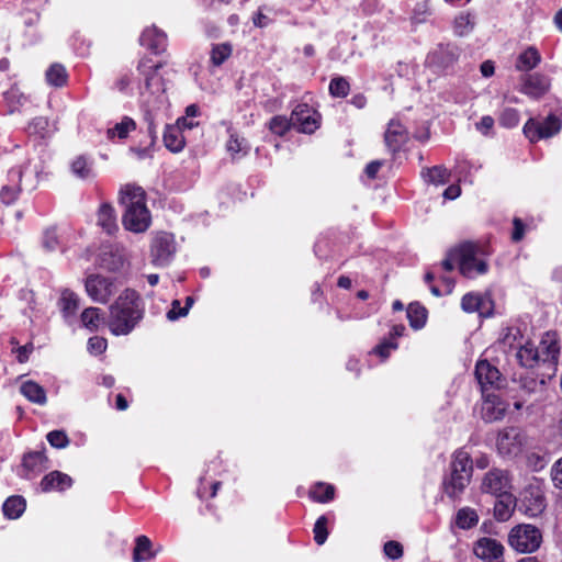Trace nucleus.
Segmentation results:
<instances>
[{"instance_id": "nucleus-49", "label": "nucleus", "mask_w": 562, "mask_h": 562, "mask_svg": "<svg viewBox=\"0 0 562 562\" xmlns=\"http://www.w3.org/2000/svg\"><path fill=\"white\" fill-rule=\"evenodd\" d=\"M519 123V113L516 109L506 108L499 115V124L506 128L517 126Z\"/></svg>"}, {"instance_id": "nucleus-12", "label": "nucleus", "mask_w": 562, "mask_h": 562, "mask_svg": "<svg viewBox=\"0 0 562 562\" xmlns=\"http://www.w3.org/2000/svg\"><path fill=\"white\" fill-rule=\"evenodd\" d=\"M524 435L516 427H508L499 431L496 447L503 456H516L522 447Z\"/></svg>"}, {"instance_id": "nucleus-2", "label": "nucleus", "mask_w": 562, "mask_h": 562, "mask_svg": "<svg viewBox=\"0 0 562 562\" xmlns=\"http://www.w3.org/2000/svg\"><path fill=\"white\" fill-rule=\"evenodd\" d=\"M108 327L115 336L128 335L144 316L143 301L132 289H125L109 307Z\"/></svg>"}, {"instance_id": "nucleus-50", "label": "nucleus", "mask_w": 562, "mask_h": 562, "mask_svg": "<svg viewBox=\"0 0 562 562\" xmlns=\"http://www.w3.org/2000/svg\"><path fill=\"white\" fill-rule=\"evenodd\" d=\"M59 236L55 228H47L42 238V246L46 251H54L59 247Z\"/></svg>"}, {"instance_id": "nucleus-10", "label": "nucleus", "mask_w": 562, "mask_h": 562, "mask_svg": "<svg viewBox=\"0 0 562 562\" xmlns=\"http://www.w3.org/2000/svg\"><path fill=\"white\" fill-rule=\"evenodd\" d=\"M481 490L483 493L502 496L509 493L510 479L507 471L492 469L482 479Z\"/></svg>"}, {"instance_id": "nucleus-46", "label": "nucleus", "mask_w": 562, "mask_h": 562, "mask_svg": "<svg viewBox=\"0 0 562 562\" xmlns=\"http://www.w3.org/2000/svg\"><path fill=\"white\" fill-rule=\"evenodd\" d=\"M232 54V46L227 43L214 45L211 52V60L214 66H221Z\"/></svg>"}, {"instance_id": "nucleus-39", "label": "nucleus", "mask_w": 562, "mask_h": 562, "mask_svg": "<svg viewBox=\"0 0 562 562\" xmlns=\"http://www.w3.org/2000/svg\"><path fill=\"white\" fill-rule=\"evenodd\" d=\"M423 177L430 183L439 186L450 180V171L443 166H435L423 172Z\"/></svg>"}, {"instance_id": "nucleus-47", "label": "nucleus", "mask_w": 562, "mask_h": 562, "mask_svg": "<svg viewBox=\"0 0 562 562\" xmlns=\"http://www.w3.org/2000/svg\"><path fill=\"white\" fill-rule=\"evenodd\" d=\"M434 57H438L442 65H448L457 59L458 48L450 44L439 45L438 49L434 53Z\"/></svg>"}, {"instance_id": "nucleus-45", "label": "nucleus", "mask_w": 562, "mask_h": 562, "mask_svg": "<svg viewBox=\"0 0 562 562\" xmlns=\"http://www.w3.org/2000/svg\"><path fill=\"white\" fill-rule=\"evenodd\" d=\"M291 126H293L291 117L288 119L282 115L273 116L268 124L269 130L278 136H283Z\"/></svg>"}, {"instance_id": "nucleus-57", "label": "nucleus", "mask_w": 562, "mask_h": 562, "mask_svg": "<svg viewBox=\"0 0 562 562\" xmlns=\"http://www.w3.org/2000/svg\"><path fill=\"white\" fill-rule=\"evenodd\" d=\"M526 232V225L522 223V221L518 217H515L513 220V232H512V240L515 243L520 241Z\"/></svg>"}, {"instance_id": "nucleus-58", "label": "nucleus", "mask_w": 562, "mask_h": 562, "mask_svg": "<svg viewBox=\"0 0 562 562\" xmlns=\"http://www.w3.org/2000/svg\"><path fill=\"white\" fill-rule=\"evenodd\" d=\"M384 553L390 559H397L403 554L402 546L396 541H389L384 544Z\"/></svg>"}, {"instance_id": "nucleus-42", "label": "nucleus", "mask_w": 562, "mask_h": 562, "mask_svg": "<svg viewBox=\"0 0 562 562\" xmlns=\"http://www.w3.org/2000/svg\"><path fill=\"white\" fill-rule=\"evenodd\" d=\"M46 80L50 86L61 87L67 81V72L63 65L54 64L46 71Z\"/></svg>"}, {"instance_id": "nucleus-14", "label": "nucleus", "mask_w": 562, "mask_h": 562, "mask_svg": "<svg viewBox=\"0 0 562 562\" xmlns=\"http://www.w3.org/2000/svg\"><path fill=\"white\" fill-rule=\"evenodd\" d=\"M550 89V79L544 75L535 72L521 78L520 92L532 99H539Z\"/></svg>"}, {"instance_id": "nucleus-54", "label": "nucleus", "mask_w": 562, "mask_h": 562, "mask_svg": "<svg viewBox=\"0 0 562 562\" xmlns=\"http://www.w3.org/2000/svg\"><path fill=\"white\" fill-rule=\"evenodd\" d=\"M192 304H193V299L191 296H188L186 299V306L183 308H180V312H176V307H179L180 302L178 300H175L172 302L171 310L167 313V318L169 321H176L179 317L186 316L189 312V308L192 306Z\"/></svg>"}, {"instance_id": "nucleus-59", "label": "nucleus", "mask_w": 562, "mask_h": 562, "mask_svg": "<svg viewBox=\"0 0 562 562\" xmlns=\"http://www.w3.org/2000/svg\"><path fill=\"white\" fill-rule=\"evenodd\" d=\"M396 348V342H393L391 340H384L374 348V352L381 356L382 358H386L390 355L391 350H394Z\"/></svg>"}, {"instance_id": "nucleus-24", "label": "nucleus", "mask_w": 562, "mask_h": 562, "mask_svg": "<svg viewBox=\"0 0 562 562\" xmlns=\"http://www.w3.org/2000/svg\"><path fill=\"white\" fill-rule=\"evenodd\" d=\"M20 392L32 403L37 405H45L47 403L44 387L32 380L23 382L20 386Z\"/></svg>"}, {"instance_id": "nucleus-9", "label": "nucleus", "mask_w": 562, "mask_h": 562, "mask_svg": "<svg viewBox=\"0 0 562 562\" xmlns=\"http://www.w3.org/2000/svg\"><path fill=\"white\" fill-rule=\"evenodd\" d=\"M560 130L561 121L554 115H549L543 122L530 119L524 126V134L530 142H537L541 138L552 137Z\"/></svg>"}, {"instance_id": "nucleus-18", "label": "nucleus", "mask_w": 562, "mask_h": 562, "mask_svg": "<svg viewBox=\"0 0 562 562\" xmlns=\"http://www.w3.org/2000/svg\"><path fill=\"white\" fill-rule=\"evenodd\" d=\"M407 131L401 122L391 120L384 134L386 147L396 153L407 140Z\"/></svg>"}, {"instance_id": "nucleus-55", "label": "nucleus", "mask_w": 562, "mask_h": 562, "mask_svg": "<svg viewBox=\"0 0 562 562\" xmlns=\"http://www.w3.org/2000/svg\"><path fill=\"white\" fill-rule=\"evenodd\" d=\"M106 339L103 337L94 336L88 340V349L91 353L100 355L106 349Z\"/></svg>"}, {"instance_id": "nucleus-17", "label": "nucleus", "mask_w": 562, "mask_h": 562, "mask_svg": "<svg viewBox=\"0 0 562 562\" xmlns=\"http://www.w3.org/2000/svg\"><path fill=\"white\" fill-rule=\"evenodd\" d=\"M139 43L153 53L159 54L165 52L167 47V35L164 31L153 25L144 30L139 37Z\"/></svg>"}, {"instance_id": "nucleus-7", "label": "nucleus", "mask_w": 562, "mask_h": 562, "mask_svg": "<svg viewBox=\"0 0 562 562\" xmlns=\"http://www.w3.org/2000/svg\"><path fill=\"white\" fill-rule=\"evenodd\" d=\"M479 248L467 243L458 248V263L460 272L467 278H474L487 271V263L477 257Z\"/></svg>"}, {"instance_id": "nucleus-15", "label": "nucleus", "mask_w": 562, "mask_h": 562, "mask_svg": "<svg viewBox=\"0 0 562 562\" xmlns=\"http://www.w3.org/2000/svg\"><path fill=\"white\" fill-rule=\"evenodd\" d=\"M24 169L22 167H14L8 172V183H5L0 191V199L5 204L13 203L22 190V177Z\"/></svg>"}, {"instance_id": "nucleus-34", "label": "nucleus", "mask_w": 562, "mask_h": 562, "mask_svg": "<svg viewBox=\"0 0 562 562\" xmlns=\"http://www.w3.org/2000/svg\"><path fill=\"white\" fill-rule=\"evenodd\" d=\"M407 318L414 329H420L426 323L427 311L419 303H411L407 307Z\"/></svg>"}, {"instance_id": "nucleus-35", "label": "nucleus", "mask_w": 562, "mask_h": 562, "mask_svg": "<svg viewBox=\"0 0 562 562\" xmlns=\"http://www.w3.org/2000/svg\"><path fill=\"white\" fill-rule=\"evenodd\" d=\"M135 128V121L128 116H125L120 123H116L112 128H109L106 131V136L109 139H113L115 136H117L121 139H124Z\"/></svg>"}, {"instance_id": "nucleus-30", "label": "nucleus", "mask_w": 562, "mask_h": 562, "mask_svg": "<svg viewBox=\"0 0 562 562\" xmlns=\"http://www.w3.org/2000/svg\"><path fill=\"white\" fill-rule=\"evenodd\" d=\"M487 303L488 301L479 294L468 293L461 300V307L468 313L477 312L480 315H485L487 314L485 308Z\"/></svg>"}, {"instance_id": "nucleus-4", "label": "nucleus", "mask_w": 562, "mask_h": 562, "mask_svg": "<svg viewBox=\"0 0 562 562\" xmlns=\"http://www.w3.org/2000/svg\"><path fill=\"white\" fill-rule=\"evenodd\" d=\"M473 475V460L471 454L460 448L456 450L449 463V470L442 480L445 494L451 498H459L471 482Z\"/></svg>"}, {"instance_id": "nucleus-21", "label": "nucleus", "mask_w": 562, "mask_h": 562, "mask_svg": "<svg viewBox=\"0 0 562 562\" xmlns=\"http://www.w3.org/2000/svg\"><path fill=\"white\" fill-rule=\"evenodd\" d=\"M160 67V65L146 67L144 63L139 64V68H146L142 71L145 77V90L150 94H161L165 92V85L158 72Z\"/></svg>"}, {"instance_id": "nucleus-29", "label": "nucleus", "mask_w": 562, "mask_h": 562, "mask_svg": "<svg viewBox=\"0 0 562 562\" xmlns=\"http://www.w3.org/2000/svg\"><path fill=\"white\" fill-rule=\"evenodd\" d=\"M98 224L108 233L112 234L117 229L114 209L110 204H102L98 212Z\"/></svg>"}, {"instance_id": "nucleus-52", "label": "nucleus", "mask_w": 562, "mask_h": 562, "mask_svg": "<svg viewBox=\"0 0 562 562\" xmlns=\"http://www.w3.org/2000/svg\"><path fill=\"white\" fill-rule=\"evenodd\" d=\"M46 438L49 445L57 449L66 448L69 445V438L63 430L49 431Z\"/></svg>"}, {"instance_id": "nucleus-43", "label": "nucleus", "mask_w": 562, "mask_h": 562, "mask_svg": "<svg viewBox=\"0 0 562 562\" xmlns=\"http://www.w3.org/2000/svg\"><path fill=\"white\" fill-rule=\"evenodd\" d=\"M124 266V258L119 250L105 251L101 258V267L109 271H117Z\"/></svg>"}, {"instance_id": "nucleus-31", "label": "nucleus", "mask_w": 562, "mask_h": 562, "mask_svg": "<svg viewBox=\"0 0 562 562\" xmlns=\"http://www.w3.org/2000/svg\"><path fill=\"white\" fill-rule=\"evenodd\" d=\"M229 132V138L226 144L227 151L232 155L233 158L237 156H245L249 151V144L244 137H239V135L233 131Z\"/></svg>"}, {"instance_id": "nucleus-64", "label": "nucleus", "mask_w": 562, "mask_h": 562, "mask_svg": "<svg viewBox=\"0 0 562 562\" xmlns=\"http://www.w3.org/2000/svg\"><path fill=\"white\" fill-rule=\"evenodd\" d=\"M383 161L381 160H373L366 167V175L373 179L375 178L376 173L379 172L380 168L382 167Z\"/></svg>"}, {"instance_id": "nucleus-53", "label": "nucleus", "mask_w": 562, "mask_h": 562, "mask_svg": "<svg viewBox=\"0 0 562 562\" xmlns=\"http://www.w3.org/2000/svg\"><path fill=\"white\" fill-rule=\"evenodd\" d=\"M326 525H327V518L325 516L318 517V519L316 520V522L314 525V530H313L314 539L317 544L325 543V541L327 539L328 531H327Z\"/></svg>"}, {"instance_id": "nucleus-60", "label": "nucleus", "mask_w": 562, "mask_h": 562, "mask_svg": "<svg viewBox=\"0 0 562 562\" xmlns=\"http://www.w3.org/2000/svg\"><path fill=\"white\" fill-rule=\"evenodd\" d=\"M458 262V249L450 251L447 257L441 261V268L445 271H452Z\"/></svg>"}, {"instance_id": "nucleus-38", "label": "nucleus", "mask_w": 562, "mask_h": 562, "mask_svg": "<svg viewBox=\"0 0 562 562\" xmlns=\"http://www.w3.org/2000/svg\"><path fill=\"white\" fill-rule=\"evenodd\" d=\"M2 509L8 518L16 519L25 510V501L21 496H11L4 502Z\"/></svg>"}, {"instance_id": "nucleus-3", "label": "nucleus", "mask_w": 562, "mask_h": 562, "mask_svg": "<svg viewBox=\"0 0 562 562\" xmlns=\"http://www.w3.org/2000/svg\"><path fill=\"white\" fill-rule=\"evenodd\" d=\"M120 201L124 205L122 223L125 229L133 233L146 232L151 223L150 212L146 205V194L143 188L126 184L121 189Z\"/></svg>"}, {"instance_id": "nucleus-56", "label": "nucleus", "mask_w": 562, "mask_h": 562, "mask_svg": "<svg viewBox=\"0 0 562 562\" xmlns=\"http://www.w3.org/2000/svg\"><path fill=\"white\" fill-rule=\"evenodd\" d=\"M550 474L554 487L562 490V457L553 463Z\"/></svg>"}, {"instance_id": "nucleus-40", "label": "nucleus", "mask_w": 562, "mask_h": 562, "mask_svg": "<svg viewBox=\"0 0 562 562\" xmlns=\"http://www.w3.org/2000/svg\"><path fill=\"white\" fill-rule=\"evenodd\" d=\"M310 495L318 503H327L334 498L335 487L331 484L319 482L312 487Z\"/></svg>"}, {"instance_id": "nucleus-51", "label": "nucleus", "mask_w": 562, "mask_h": 562, "mask_svg": "<svg viewBox=\"0 0 562 562\" xmlns=\"http://www.w3.org/2000/svg\"><path fill=\"white\" fill-rule=\"evenodd\" d=\"M48 128V120L44 116L34 117L27 125V132L40 137L46 135Z\"/></svg>"}, {"instance_id": "nucleus-44", "label": "nucleus", "mask_w": 562, "mask_h": 562, "mask_svg": "<svg viewBox=\"0 0 562 562\" xmlns=\"http://www.w3.org/2000/svg\"><path fill=\"white\" fill-rule=\"evenodd\" d=\"M47 458L42 451L29 452L23 457V467L29 471H41L45 468Z\"/></svg>"}, {"instance_id": "nucleus-48", "label": "nucleus", "mask_w": 562, "mask_h": 562, "mask_svg": "<svg viewBox=\"0 0 562 562\" xmlns=\"http://www.w3.org/2000/svg\"><path fill=\"white\" fill-rule=\"evenodd\" d=\"M349 90V82L344 77H336L330 80L329 92L333 97L345 98Z\"/></svg>"}, {"instance_id": "nucleus-63", "label": "nucleus", "mask_w": 562, "mask_h": 562, "mask_svg": "<svg viewBox=\"0 0 562 562\" xmlns=\"http://www.w3.org/2000/svg\"><path fill=\"white\" fill-rule=\"evenodd\" d=\"M32 350H33V346H32V345H25V346L19 347V348L16 349V352H18V356H16L18 361H19L20 363H24V362H26V361H27V359H29L30 353L32 352Z\"/></svg>"}, {"instance_id": "nucleus-62", "label": "nucleus", "mask_w": 562, "mask_h": 562, "mask_svg": "<svg viewBox=\"0 0 562 562\" xmlns=\"http://www.w3.org/2000/svg\"><path fill=\"white\" fill-rule=\"evenodd\" d=\"M429 14V10L427 4H423L420 9H415L412 15V21L414 23H423L426 20V16Z\"/></svg>"}, {"instance_id": "nucleus-5", "label": "nucleus", "mask_w": 562, "mask_h": 562, "mask_svg": "<svg viewBox=\"0 0 562 562\" xmlns=\"http://www.w3.org/2000/svg\"><path fill=\"white\" fill-rule=\"evenodd\" d=\"M543 541L541 530L530 524L513 527L508 533L509 547L518 553L536 552Z\"/></svg>"}, {"instance_id": "nucleus-16", "label": "nucleus", "mask_w": 562, "mask_h": 562, "mask_svg": "<svg viewBox=\"0 0 562 562\" xmlns=\"http://www.w3.org/2000/svg\"><path fill=\"white\" fill-rule=\"evenodd\" d=\"M475 376L483 392L488 387H498L501 384V373L498 369L486 360H481L476 363Z\"/></svg>"}, {"instance_id": "nucleus-37", "label": "nucleus", "mask_w": 562, "mask_h": 562, "mask_svg": "<svg viewBox=\"0 0 562 562\" xmlns=\"http://www.w3.org/2000/svg\"><path fill=\"white\" fill-rule=\"evenodd\" d=\"M474 25H475V16L473 14H471L470 12L460 13L454 19V24H453L454 33L458 36H465L473 31Z\"/></svg>"}, {"instance_id": "nucleus-1", "label": "nucleus", "mask_w": 562, "mask_h": 562, "mask_svg": "<svg viewBox=\"0 0 562 562\" xmlns=\"http://www.w3.org/2000/svg\"><path fill=\"white\" fill-rule=\"evenodd\" d=\"M559 355L560 346L557 334L547 331L537 346L526 339L516 350L514 357L521 367L543 368L546 372L542 375L551 378L555 374Z\"/></svg>"}, {"instance_id": "nucleus-13", "label": "nucleus", "mask_w": 562, "mask_h": 562, "mask_svg": "<svg viewBox=\"0 0 562 562\" xmlns=\"http://www.w3.org/2000/svg\"><path fill=\"white\" fill-rule=\"evenodd\" d=\"M474 554L484 562H503L504 547L493 538L479 539L473 548Z\"/></svg>"}, {"instance_id": "nucleus-32", "label": "nucleus", "mask_w": 562, "mask_h": 562, "mask_svg": "<svg viewBox=\"0 0 562 562\" xmlns=\"http://www.w3.org/2000/svg\"><path fill=\"white\" fill-rule=\"evenodd\" d=\"M496 497L497 501L494 504V516L496 517V519L505 521L510 517L512 512L514 509L513 497L509 493Z\"/></svg>"}, {"instance_id": "nucleus-6", "label": "nucleus", "mask_w": 562, "mask_h": 562, "mask_svg": "<svg viewBox=\"0 0 562 562\" xmlns=\"http://www.w3.org/2000/svg\"><path fill=\"white\" fill-rule=\"evenodd\" d=\"M85 288L88 296L94 303L106 304L119 291L120 284L116 278L90 274L86 279Z\"/></svg>"}, {"instance_id": "nucleus-28", "label": "nucleus", "mask_w": 562, "mask_h": 562, "mask_svg": "<svg viewBox=\"0 0 562 562\" xmlns=\"http://www.w3.org/2000/svg\"><path fill=\"white\" fill-rule=\"evenodd\" d=\"M59 307L65 318L72 317L79 307V297L72 291L65 289L61 291Z\"/></svg>"}, {"instance_id": "nucleus-27", "label": "nucleus", "mask_w": 562, "mask_h": 562, "mask_svg": "<svg viewBox=\"0 0 562 562\" xmlns=\"http://www.w3.org/2000/svg\"><path fill=\"white\" fill-rule=\"evenodd\" d=\"M156 553L151 550V541L147 536H138L135 540L133 562H145L154 559Z\"/></svg>"}, {"instance_id": "nucleus-41", "label": "nucleus", "mask_w": 562, "mask_h": 562, "mask_svg": "<svg viewBox=\"0 0 562 562\" xmlns=\"http://www.w3.org/2000/svg\"><path fill=\"white\" fill-rule=\"evenodd\" d=\"M483 418L487 422H494L503 418L505 407L501 403H495L494 400H486L482 407Z\"/></svg>"}, {"instance_id": "nucleus-26", "label": "nucleus", "mask_w": 562, "mask_h": 562, "mask_svg": "<svg viewBox=\"0 0 562 562\" xmlns=\"http://www.w3.org/2000/svg\"><path fill=\"white\" fill-rule=\"evenodd\" d=\"M165 146L172 153H179L184 147V137L179 126L167 125L164 132Z\"/></svg>"}, {"instance_id": "nucleus-8", "label": "nucleus", "mask_w": 562, "mask_h": 562, "mask_svg": "<svg viewBox=\"0 0 562 562\" xmlns=\"http://www.w3.org/2000/svg\"><path fill=\"white\" fill-rule=\"evenodd\" d=\"M176 254V241L172 234H157L150 245V261L155 267H167Z\"/></svg>"}, {"instance_id": "nucleus-61", "label": "nucleus", "mask_w": 562, "mask_h": 562, "mask_svg": "<svg viewBox=\"0 0 562 562\" xmlns=\"http://www.w3.org/2000/svg\"><path fill=\"white\" fill-rule=\"evenodd\" d=\"M494 126V119L490 115L483 116L477 123L476 128L482 134L486 135Z\"/></svg>"}, {"instance_id": "nucleus-33", "label": "nucleus", "mask_w": 562, "mask_h": 562, "mask_svg": "<svg viewBox=\"0 0 562 562\" xmlns=\"http://www.w3.org/2000/svg\"><path fill=\"white\" fill-rule=\"evenodd\" d=\"M454 521L460 529H471L477 525L479 515L475 509L471 507H463L458 510Z\"/></svg>"}, {"instance_id": "nucleus-11", "label": "nucleus", "mask_w": 562, "mask_h": 562, "mask_svg": "<svg viewBox=\"0 0 562 562\" xmlns=\"http://www.w3.org/2000/svg\"><path fill=\"white\" fill-rule=\"evenodd\" d=\"M291 122L300 132L311 134L318 128V114L306 103H300L292 111Z\"/></svg>"}, {"instance_id": "nucleus-22", "label": "nucleus", "mask_w": 562, "mask_h": 562, "mask_svg": "<svg viewBox=\"0 0 562 562\" xmlns=\"http://www.w3.org/2000/svg\"><path fill=\"white\" fill-rule=\"evenodd\" d=\"M72 484V479L59 471H53L45 475L41 481V490L42 492H50V491H65L69 488Z\"/></svg>"}, {"instance_id": "nucleus-36", "label": "nucleus", "mask_w": 562, "mask_h": 562, "mask_svg": "<svg viewBox=\"0 0 562 562\" xmlns=\"http://www.w3.org/2000/svg\"><path fill=\"white\" fill-rule=\"evenodd\" d=\"M81 322L85 327H87L91 331H95L99 329V326L103 322V315L100 308L98 307H87L81 313Z\"/></svg>"}, {"instance_id": "nucleus-23", "label": "nucleus", "mask_w": 562, "mask_h": 562, "mask_svg": "<svg viewBox=\"0 0 562 562\" xmlns=\"http://www.w3.org/2000/svg\"><path fill=\"white\" fill-rule=\"evenodd\" d=\"M525 340L526 338L522 336L518 327H508L503 331L498 344L504 352L512 353L514 356L516 350Z\"/></svg>"}, {"instance_id": "nucleus-25", "label": "nucleus", "mask_w": 562, "mask_h": 562, "mask_svg": "<svg viewBox=\"0 0 562 562\" xmlns=\"http://www.w3.org/2000/svg\"><path fill=\"white\" fill-rule=\"evenodd\" d=\"M540 61L541 56L538 49L533 46H530L527 49H525L521 54H519L515 66L516 69L519 71H530L533 68H536Z\"/></svg>"}, {"instance_id": "nucleus-20", "label": "nucleus", "mask_w": 562, "mask_h": 562, "mask_svg": "<svg viewBox=\"0 0 562 562\" xmlns=\"http://www.w3.org/2000/svg\"><path fill=\"white\" fill-rule=\"evenodd\" d=\"M70 171L74 177L82 181H91L97 176L93 160L85 155H79L71 160Z\"/></svg>"}, {"instance_id": "nucleus-19", "label": "nucleus", "mask_w": 562, "mask_h": 562, "mask_svg": "<svg viewBox=\"0 0 562 562\" xmlns=\"http://www.w3.org/2000/svg\"><path fill=\"white\" fill-rule=\"evenodd\" d=\"M519 389L521 397H533V402L540 401L543 398L546 392L544 378L537 379L530 375L521 376L519 380Z\"/></svg>"}]
</instances>
